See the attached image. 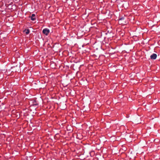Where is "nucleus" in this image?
<instances>
[{
	"label": "nucleus",
	"mask_w": 160,
	"mask_h": 160,
	"mask_svg": "<svg viewBox=\"0 0 160 160\" xmlns=\"http://www.w3.org/2000/svg\"><path fill=\"white\" fill-rule=\"evenodd\" d=\"M42 32L46 35H48L49 32V30L47 28L44 29L42 31Z\"/></svg>",
	"instance_id": "f257e3e1"
},
{
	"label": "nucleus",
	"mask_w": 160,
	"mask_h": 160,
	"mask_svg": "<svg viewBox=\"0 0 160 160\" xmlns=\"http://www.w3.org/2000/svg\"><path fill=\"white\" fill-rule=\"evenodd\" d=\"M157 57V55L155 53H153L150 56V58L152 59H155Z\"/></svg>",
	"instance_id": "f03ea898"
},
{
	"label": "nucleus",
	"mask_w": 160,
	"mask_h": 160,
	"mask_svg": "<svg viewBox=\"0 0 160 160\" xmlns=\"http://www.w3.org/2000/svg\"><path fill=\"white\" fill-rule=\"evenodd\" d=\"M31 19L32 21H34L36 20L35 15L34 14H33L32 15L31 17Z\"/></svg>",
	"instance_id": "7ed1b4c3"
},
{
	"label": "nucleus",
	"mask_w": 160,
	"mask_h": 160,
	"mask_svg": "<svg viewBox=\"0 0 160 160\" xmlns=\"http://www.w3.org/2000/svg\"><path fill=\"white\" fill-rule=\"evenodd\" d=\"M24 32L26 34H28L29 33L30 31L29 29H25L24 31Z\"/></svg>",
	"instance_id": "20e7f679"
},
{
	"label": "nucleus",
	"mask_w": 160,
	"mask_h": 160,
	"mask_svg": "<svg viewBox=\"0 0 160 160\" xmlns=\"http://www.w3.org/2000/svg\"><path fill=\"white\" fill-rule=\"evenodd\" d=\"M124 19V18H121L120 19H119V22H121V21L122 20H123Z\"/></svg>",
	"instance_id": "39448f33"
},
{
	"label": "nucleus",
	"mask_w": 160,
	"mask_h": 160,
	"mask_svg": "<svg viewBox=\"0 0 160 160\" xmlns=\"http://www.w3.org/2000/svg\"><path fill=\"white\" fill-rule=\"evenodd\" d=\"M82 32H84V30H83L82 31Z\"/></svg>",
	"instance_id": "423d86ee"
},
{
	"label": "nucleus",
	"mask_w": 160,
	"mask_h": 160,
	"mask_svg": "<svg viewBox=\"0 0 160 160\" xmlns=\"http://www.w3.org/2000/svg\"><path fill=\"white\" fill-rule=\"evenodd\" d=\"M81 65H83V64L81 65Z\"/></svg>",
	"instance_id": "0eeeda50"
},
{
	"label": "nucleus",
	"mask_w": 160,
	"mask_h": 160,
	"mask_svg": "<svg viewBox=\"0 0 160 160\" xmlns=\"http://www.w3.org/2000/svg\"><path fill=\"white\" fill-rule=\"evenodd\" d=\"M82 47H83V45H82Z\"/></svg>",
	"instance_id": "6e6552de"
}]
</instances>
